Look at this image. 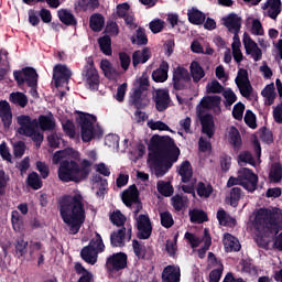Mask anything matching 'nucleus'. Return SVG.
Masks as SVG:
<instances>
[{"label": "nucleus", "instance_id": "obj_1", "mask_svg": "<svg viewBox=\"0 0 282 282\" xmlns=\"http://www.w3.org/2000/svg\"><path fill=\"white\" fill-rule=\"evenodd\" d=\"M148 163L150 164L155 177H164L177 163L182 150L175 143V140L169 135L154 134L148 147Z\"/></svg>", "mask_w": 282, "mask_h": 282}, {"label": "nucleus", "instance_id": "obj_2", "mask_svg": "<svg viewBox=\"0 0 282 282\" xmlns=\"http://www.w3.org/2000/svg\"><path fill=\"white\" fill-rule=\"evenodd\" d=\"M80 160V152L73 148L56 151L53 155V164H59L57 175L61 182H75L78 184L89 177L94 162L84 159L80 164L76 162Z\"/></svg>", "mask_w": 282, "mask_h": 282}, {"label": "nucleus", "instance_id": "obj_3", "mask_svg": "<svg viewBox=\"0 0 282 282\" xmlns=\"http://www.w3.org/2000/svg\"><path fill=\"white\" fill-rule=\"evenodd\" d=\"M59 215L62 221L68 226L69 235H78L87 219L83 194L64 195L59 200Z\"/></svg>", "mask_w": 282, "mask_h": 282}, {"label": "nucleus", "instance_id": "obj_4", "mask_svg": "<svg viewBox=\"0 0 282 282\" xmlns=\"http://www.w3.org/2000/svg\"><path fill=\"white\" fill-rule=\"evenodd\" d=\"M254 225L257 230L268 235H279L282 230L281 208H259L254 216Z\"/></svg>", "mask_w": 282, "mask_h": 282}, {"label": "nucleus", "instance_id": "obj_5", "mask_svg": "<svg viewBox=\"0 0 282 282\" xmlns=\"http://www.w3.org/2000/svg\"><path fill=\"white\" fill-rule=\"evenodd\" d=\"M76 113H78L76 122L80 127L83 142H91L95 138L100 139L102 137V128L98 124L95 126L96 116L80 111H76Z\"/></svg>", "mask_w": 282, "mask_h": 282}, {"label": "nucleus", "instance_id": "obj_6", "mask_svg": "<svg viewBox=\"0 0 282 282\" xmlns=\"http://www.w3.org/2000/svg\"><path fill=\"white\" fill-rule=\"evenodd\" d=\"M13 78L18 84V87H21V85H28V87H31L32 94H39L36 91V88L39 87V73H36V69L34 67L26 66L22 68L21 70H14L13 72Z\"/></svg>", "mask_w": 282, "mask_h": 282}, {"label": "nucleus", "instance_id": "obj_7", "mask_svg": "<svg viewBox=\"0 0 282 282\" xmlns=\"http://www.w3.org/2000/svg\"><path fill=\"white\" fill-rule=\"evenodd\" d=\"M172 85L175 91H184L191 89L192 79L191 73L183 66H177L173 70Z\"/></svg>", "mask_w": 282, "mask_h": 282}, {"label": "nucleus", "instance_id": "obj_8", "mask_svg": "<svg viewBox=\"0 0 282 282\" xmlns=\"http://www.w3.org/2000/svg\"><path fill=\"white\" fill-rule=\"evenodd\" d=\"M238 177L240 182V186L248 191L249 193H254L257 191V186L259 184V176L254 174V172L248 167H241L238 171Z\"/></svg>", "mask_w": 282, "mask_h": 282}, {"label": "nucleus", "instance_id": "obj_9", "mask_svg": "<svg viewBox=\"0 0 282 282\" xmlns=\"http://www.w3.org/2000/svg\"><path fill=\"white\" fill-rule=\"evenodd\" d=\"M121 199L128 208H131L133 204L137 205L134 208V215H138L140 210H142V202H140V191H138V186L135 184H132L128 187V189H124L121 196Z\"/></svg>", "mask_w": 282, "mask_h": 282}, {"label": "nucleus", "instance_id": "obj_10", "mask_svg": "<svg viewBox=\"0 0 282 282\" xmlns=\"http://www.w3.org/2000/svg\"><path fill=\"white\" fill-rule=\"evenodd\" d=\"M18 133L20 135H32L39 127H41V116L37 119H32L28 115H21L18 117Z\"/></svg>", "mask_w": 282, "mask_h": 282}, {"label": "nucleus", "instance_id": "obj_11", "mask_svg": "<svg viewBox=\"0 0 282 282\" xmlns=\"http://www.w3.org/2000/svg\"><path fill=\"white\" fill-rule=\"evenodd\" d=\"M129 257L124 252H117L109 256L106 260L107 272H120L127 268Z\"/></svg>", "mask_w": 282, "mask_h": 282}, {"label": "nucleus", "instance_id": "obj_12", "mask_svg": "<svg viewBox=\"0 0 282 282\" xmlns=\"http://www.w3.org/2000/svg\"><path fill=\"white\" fill-rule=\"evenodd\" d=\"M137 237L138 239H150L153 232V225L149 214H141L137 218Z\"/></svg>", "mask_w": 282, "mask_h": 282}, {"label": "nucleus", "instance_id": "obj_13", "mask_svg": "<svg viewBox=\"0 0 282 282\" xmlns=\"http://www.w3.org/2000/svg\"><path fill=\"white\" fill-rule=\"evenodd\" d=\"M82 76L91 91H98V87H100V75H98V69L91 67L84 68Z\"/></svg>", "mask_w": 282, "mask_h": 282}, {"label": "nucleus", "instance_id": "obj_14", "mask_svg": "<svg viewBox=\"0 0 282 282\" xmlns=\"http://www.w3.org/2000/svg\"><path fill=\"white\" fill-rule=\"evenodd\" d=\"M128 236V241H131V228L121 227L117 231H112L110 235V243L112 248L124 247V239Z\"/></svg>", "mask_w": 282, "mask_h": 282}, {"label": "nucleus", "instance_id": "obj_15", "mask_svg": "<svg viewBox=\"0 0 282 282\" xmlns=\"http://www.w3.org/2000/svg\"><path fill=\"white\" fill-rule=\"evenodd\" d=\"M145 90H138L134 88L132 95L130 96V105L135 107V109H144L149 107V97Z\"/></svg>", "mask_w": 282, "mask_h": 282}, {"label": "nucleus", "instance_id": "obj_16", "mask_svg": "<svg viewBox=\"0 0 282 282\" xmlns=\"http://www.w3.org/2000/svg\"><path fill=\"white\" fill-rule=\"evenodd\" d=\"M155 108L159 111H166L169 109V105H171V95H169V90L159 89L154 95Z\"/></svg>", "mask_w": 282, "mask_h": 282}, {"label": "nucleus", "instance_id": "obj_17", "mask_svg": "<svg viewBox=\"0 0 282 282\" xmlns=\"http://www.w3.org/2000/svg\"><path fill=\"white\" fill-rule=\"evenodd\" d=\"M199 122L202 133L207 135V138H213V135H215V117L210 113H205L199 117Z\"/></svg>", "mask_w": 282, "mask_h": 282}, {"label": "nucleus", "instance_id": "obj_18", "mask_svg": "<svg viewBox=\"0 0 282 282\" xmlns=\"http://www.w3.org/2000/svg\"><path fill=\"white\" fill-rule=\"evenodd\" d=\"M53 80L55 83V86L58 87L63 83V80H68L72 78V70L67 68V66L57 64L53 68Z\"/></svg>", "mask_w": 282, "mask_h": 282}, {"label": "nucleus", "instance_id": "obj_19", "mask_svg": "<svg viewBox=\"0 0 282 282\" xmlns=\"http://www.w3.org/2000/svg\"><path fill=\"white\" fill-rule=\"evenodd\" d=\"M0 118L4 129H10L12 126V108L10 107V102L6 100L0 101Z\"/></svg>", "mask_w": 282, "mask_h": 282}, {"label": "nucleus", "instance_id": "obj_20", "mask_svg": "<svg viewBox=\"0 0 282 282\" xmlns=\"http://www.w3.org/2000/svg\"><path fill=\"white\" fill-rule=\"evenodd\" d=\"M223 243L226 252H239V250H241V243L239 242V239L232 236V234L226 232Z\"/></svg>", "mask_w": 282, "mask_h": 282}, {"label": "nucleus", "instance_id": "obj_21", "mask_svg": "<svg viewBox=\"0 0 282 282\" xmlns=\"http://www.w3.org/2000/svg\"><path fill=\"white\" fill-rule=\"evenodd\" d=\"M154 83H166L169 80V62L163 61L159 68L152 72Z\"/></svg>", "mask_w": 282, "mask_h": 282}, {"label": "nucleus", "instance_id": "obj_22", "mask_svg": "<svg viewBox=\"0 0 282 282\" xmlns=\"http://www.w3.org/2000/svg\"><path fill=\"white\" fill-rule=\"evenodd\" d=\"M132 248L134 256L137 257V259H139V261H149V259H151V257L153 256V252L147 251V246H144V243L138 241L137 239L132 241Z\"/></svg>", "mask_w": 282, "mask_h": 282}, {"label": "nucleus", "instance_id": "obj_23", "mask_svg": "<svg viewBox=\"0 0 282 282\" xmlns=\"http://www.w3.org/2000/svg\"><path fill=\"white\" fill-rule=\"evenodd\" d=\"M225 28L228 32H240L241 31V18L237 13H230L227 18L223 19Z\"/></svg>", "mask_w": 282, "mask_h": 282}, {"label": "nucleus", "instance_id": "obj_24", "mask_svg": "<svg viewBox=\"0 0 282 282\" xmlns=\"http://www.w3.org/2000/svg\"><path fill=\"white\" fill-rule=\"evenodd\" d=\"M40 129L41 131H54L56 129V119L54 115H40Z\"/></svg>", "mask_w": 282, "mask_h": 282}, {"label": "nucleus", "instance_id": "obj_25", "mask_svg": "<svg viewBox=\"0 0 282 282\" xmlns=\"http://www.w3.org/2000/svg\"><path fill=\"white\" fill-rule=\"evenodd\" d=\"M269 8L268 17L276 21L278 17L281 14V0H267L263 10Z\"/></svg>", "mask_w": 282, "mask_h": 282}, {"label": "nucleus", "instance_id": "obj_26", "mask_svg": "<svg viewBox=\"0 0 282 282\" xmlns=\"http://www.w3.org/2000/svg\"><path fill=\"white\" fill-rule=\"evenodd\" d=\"M151 58V51L149 47H144L142 51H134L132 54V65L138 67L141 64L147 63Z\"/></svg>", "mask_w": 282, "mask_h": 282}, {"label": "nucleus", "instance_id": "obj_27", "mask_svg": "<svg viewBox=\"0 0 282 282\" xmlns=\"http://www.w3.org/2000/svg\"><path fill=\"white\" fill-rule=\"evenodd\" d=\"M177 173L181 175L182 182L184 184L191 182V178L193 177V166L191 165V161H183L178 166Z\"/></svg>", "mask_w": 282, "mask_h": 282}, {"label": "nucleus", "instance_id": "obj_28", "mask_svg": "<svg viewBox=\"0 0 282 282\" xmlns=\"http://www.w3.org/2000/svg\"><path fill=\"white\" fill-rule=\"evenodd\" d=\"M189 74L191 77L193 78V83H199L202 78L206 76V72L202 67V64L197 61H193L189 66Z\"/></svg>", "mask_w": 282, "mask_h": 282}, {"label": "nucleus", "instance_id": "obj_29", "mask_svg": "<svg viewBox=\"0 0 282 282\" xmlns=\"http://www.w3.org/2000/svg\"><path fill=\"white\" fill-rule=\"evenodd\" d=\"M187 17L189 23H192L193 25H204L206 21V14L195 8H192L187 11Z\"/></svg>", "mask_w": 282, "mask_h": 282}, {"label": "nucleus", "instance_id": "obj_30", "mask_svg": "<svg viewBox=\"0 0 282 282\" xmlns=\"http://www.w3.org/2000/svg\"><path fill=\"white\" fill-rule=\"evenodd\" d=\"M89 28L93 32H102L105 28V15L101 13H94L89 19Z\"/></svg>", "mask_w": 282, "mask_h": 282}, {"label": "nucleus", "instance_id": "obj_31", "mask_svg": "<svg viewBox=\"0 0 282 282\" xmlns=\"http://www.w3.org/2000/svg\"><path fill=\"white\" fill-rule=\"evenodd\" d=\"M57 17L64 25H78V21L72 11L67 9H61L57 11Z\"/></svg>", "mask_w": 282, "mask_h": 282}, {"label": "nucleus", "instance_id": "obj_32", "mask_svg": "<svg viewBox=\"0 0 282 282\" xmlns=\"http://www.w3.org/2000/svg\"><path fill=\"white\" fill-rule=\"evenodd\" d=\"M180 271L173 265H167L163 269L162 281L163 282H180Z\"/></svg>", "mask_w": 282, "mask_h": 282}, {"label": "nucleus", "instance_id": "obj_33", "mask_svg": "<svg viewBox=\"0 0 282 282\" xmlns=\"http://www.w3.org/2000/svg\"><path fill=\"white\" fill-rule=\"evenodd\" d=\"M80 257L83 261L89 263L90 265H96L98 261V253L89 246H86L82 249Z\"/></svg>", "mask_w": 282, "mask_h": 282}, {"label": "nucleus", "instance_id": "obj_34", "mask_svg": "<svg viewBox=\"0 0 282 282\" xmlns=\"http://www.w3.org/2000/svg\"><path fill=\"white\" fill-rule=\"evenodd\" d=\"M229 142L230 144L234 147V149L237 151L239 149H241V133H239V130L237 129V127L231 126L229 128Z\"/></svg>", "mask_w": 282, "mask_h": 282}, {"label": "nucleus", "instance_id": "obj_35", "mask_svg": "<svg viewBox=\"0 0 282 282\" xmlns=\"http://www.w3.org/2000/svg\"><path fill=\"white\" fill-rule=\"evenodd\" d=\"M204 245L198 250V257L199 259H204L206 257V252L210 250V246H213V238L210 237V231L208 228L204 229V237H203Z\"/></svg>", "mask_w": 282, "mask_h": 282}, {"label": "nucleus", "instance_id": "obj_36", "mask_svg": "<svg viewBox=\"0 0 282 282\" xmlns=\"http://www.w3.org/2000/svg\"><path fill=\"white\" fill-rule=\"evenodd\" d=\"M98 45L100 52L105 54V56H111L113 54V50L111 48V36L104 35L98 39Z\"/></svg>", "mask_w": 282, "mask_h": 282}, {"label": "nucleus", "instance_id": "obj_37", "mask_svg": "<svg viewBox=\"0 0 282 282\" xmlns=\"http://www.w3.org/2000/svg\"><path fill=\"white\" fill-rule=\"evenodd\" d=\"M26 185L33 191H40V188H43V181L41 180V176H39V173H30L26 177Z\"/></svg>", "mask_w": 282, "mask_h": 282}, {"label": "nucleus", "instance_id": "obj_38", "mask_svg": "<svg viewBox=\"0 0 282 282\" xmlns=\"http://www.w3.org/2000/svg\"><path fill=\"white\" fill-rule=\"evenodd\" d=\"M88 248L93 249L97 254H100L105 250V242L102 241V236L95 232V237L89 241Z\"/></svg>", "mask_w": 282, "mask_h": 282}, {"label": "nucleus", "instance_id": "obj_39", "mask_svg": "<svg viewBox=\"0 0 282 282\" xmlns=\"http://www.w3.org/2000/svg\"><path fill=\"white\" fill-rule=\"evenodd\" d=\"M187 203H188V197L183 196L181 194H176L171 198V204H172L174 210H176V213L184 210Z\"/></svg>", "mask_w": 282, "mask_h": 282}, {"label": "nucleus", "instance_id": "obj_40", "mask_svg": "<svg viewBox=\"0 0 282 282\" xmlns=\"http://www.w3.org/2000/svg\"><path fill=\"white\" fill-rule=\"evenodd\" d=\"M189 219L192 224H204L208 221V214L202 209L189 210Z\"/></svg>", "mask_w": 282, "mask_h": 282}, {"label": "nucleus", "instance_id": "obj_41", "mask_svg": "<svg viewBox=\"0 0 282 282\" xmlns=\"http://www.w3.org/2000/svg\"><path fill=\"white\" fill-rule=\"evenodd\" d=\"M156 191L160 195H163V197H171L174 193L173 185H171V182L166 181H159L156 183Z\"/></svg>", "mask_w": 282, "mask_h": 282}, {"label": "nucleus", "instance_id": "obj_42", "mask_svg": "<svg viewBox=\"0 0 282 282\" xmlns=\"http://www.w3.org/2000/svg\"><path fill=\"white\" fill-rule=\"evenodd\" d=\"M9 99L10 102H12L13 105H19V107H22V109H24V107H28V96H25V94L23 93H11Z\"/></svg>", "mask_w": 282, "mask_h": 282}, {"label": "nucleus", "instance_id": "obj_43", "mask_svg": "<svg viewBox=\"0 0 282 282\" xmlns=\"http://www.w3.org/2000/svg\"><path fill=\"white\" fill-rule=\"evenodd\" d=\"M109 218L113 226H117L118 228H124L127 216H124L123 213L120 212V209H117L112 214H110Z\"/></svg>", "mask_w": 282, "mask_h": 282}, {"label": "nucleus", "instance_id": "obj_44", "mask_svg": "<svg viewBox=\"0 0 282 282\" xmlns=\"http://www.w3.org/2000/svg\"><path fill=\"white\" fill-rule=\"evenodd\" d=\"M11 224L15 232L23 230V216H21L18 210L11 213Z\"/></svg>", "mask_w": 282, "mask_h": 282}, {"label": "nucleus", "instance_id": "obj_45", "mask_svg": "<svg viewBox=\"0 0 282 282\" xmlns=\"http://www.w3.org/2000/svg\"><path fill=\"white\" fill-rule=\"evenodd\" d=\"M196 193L198 197L208 198L213 195V185H206L204 182H198L196 185Z\"/></svg>", "mask_w": 282, "mask_h": 282}, {"label": "nucleus", "instance_id": "obj_46", "mask_svg": "<svg viewBox=\"0 0 282 282\" xmlns=\"http://www.w3.org/2000/svg\"><path fill=\"white\" fill-rule=\"evenodd\" d=\"M29 242L25 241L23 238H18L15 241V253L18 254V259H21V257H24V254H28V247Z\"/></svg>", "mask_w": 282, "mask_h": 282}, {"label": "nucleus", "instance_id": "obj_47", "mask_svg": "<svg viewBox=\"0 0 282 282\" xmlns=\"http://www.w3.org/2000/svg\"><path fill=\"white\" fill-rule=\"evenodd\" d=\"M100 69L101 72H104V75L106 76V78H113V74H116V69L113 68V65L111 64V62H109V59H102L100 62Z\"/></svg>", "mask_w": 282, "mask_h": 282}, {"label": "nucleus", "instance_id": "obj_48", "mask_svg": "<svg viewBox=\"0 0 282 282\" xmlns=\"http://www.w3.org/2000/svg\"><path fill=\"white\" fill-rule=\"evenodd\" d=\"M269 177L275 184L281 182V180H282V165H281V163H274L272 165Z\"/></svg>", "mask_w": 282, "mask_h": 282}, {"label": "nucleus", "instance_id": "obj_49", "mask_svg": "<svg viewBox=\"0 0 282 282\" xmlns=\"http://www.w3.org/2000/svg\"><path fill=\"white\" fill-rule=\"evenodd\" d=\"M160 218L161 226H163V228H173V226L175 225V220L173 219V214H171V212L160 213Z\"/></svg>", "mask_w": 282, "mask_h": 282}, {"label": "nucleus", "instance_id": "obj_50", "mask_svg": "<svg viewBox=\"0 0 282 282\" xmlns=\"http://www.w3.org/2000/svg\"><path fill=\"white\" fill-rule=\"evenodd\" d=\"M243 45H245V50L247 54H252V51L257 50V47H259V45L257 44V42H254V40H252V37H250V34L248 33H243Z\"/></svg>", "mask_w": 282, "mask_h": 282}, {"label": "nucleus", "instance_id": "obj_51", "mask_svg": "<svg viewBox=\"0 0 282 282\" xmlns=\"http://www.w3.org/2000/svg\"><path fill=\"white\" fill-rule=\"evenodd\" d=\"M62 129L68 138H76V126L74 121L67 119L66 121L62 122Z\"/></svg>", "mask_w": 282, "mask_h": 282}, {"label": "nucleus", "instance_id": "obj_52", "mask_svg": "<svg viewBox=\"0 0 282 282\" xmlns=\"http://www.w3.org/2000/svg\"><path fill=\"white\" fill-rule=\"evenodd\" d=\"M260 139L264 144H272L274 142V134L267 127L260 129Z\"/></svg>", "mask_w": 282, "mask_h": 282}, {"label": "nucleus", "instance_id": "obj_53", "mask_svg": "<svg viewBox=\"0 0 282 282\" xmlns=\"http://www.w3.org/2000/svg\"><path fill=\"white\" fill-rule=\"evenodd\" d=\"M241 188L240 187H234L230 191V206H234V208H237L239 206V199H241Z\"/></svg>", "mask_w": 282, "mask_h": 282}, {"label": "nucleus", "instance_id": "obj_54", "mask_svg": "<svg viewBox=\"0 0 282 282\" xmlns=\"http://www.w3.org/2000/svg\"><path fill=\"white\" fill-rule=\"evenodd\" d=\"M238 162L240 166H243V164H251L254 166V158H252V153L249 151H245L238 155Z\"/></svg>", "mask_w": 282, "mask_h": 282}, {"label": "nucleus", "instance_id": "obj_55", "mask_svg": "<svg viewBox=\"0 0 282 282\" xmlns=\"http://www.w3.org/2000/svg\"><path fill=\"white\" fill-rule=\"evenodd\" d=\"M223 96L226 100L225 101V107H232V105H235V102H237V95L230 88L225 90L223 93Z\"/></svg>", "mask_w": 282, "mask_h": 282}, {"label": "nucleus", "instance_id": "obj_56", "mask_svg": "<svg viewBox=\"0 0 282 282\" xmlns=\"http://www.w3.org/2000/svg\"><path fill=\"white\" fill-rule=\"evenodd\" d=\"M245 123L250 129H257V115L252 110H247L245 113Z\"/></svg>", "mask_w": 282, "mask_h": 282}, {"label": "nucleus", "instance_id": "obj_57", "mask_svg": "<svg viewBox=\"0 0 282 282\" xmlns=\"http://www.w3.org/2000/svg\"><path fill=\"white\" fill-rule=\"evenodd\" d=\"M149 29L152 34H160L164 30V21L161 19L153 20L149 23Z\"/></svg>", "mask_w": 282, "mask_h": 282}, {"label": "nucleus", "instance_id": "obj_58", "mask_svg": "<svg viewBox=\"0 0 282 282\" xmlns=\"http://www.w3.org/2000/svg\"><path fill=\"white\" fill-rule=\"evenodd\" d=\"M25 142L23 141H18L13 144V155L14 158L21 159L23 155H25Z\"/></svg>", "mask_w": 282, "mask_h": 282}, {"label": "nucleus", "instance_id": "obj_59", "mask_svg": "<svg viewBox=\"0 0 282 282\" xmlns=\"http://www.w3.org/2000/svg\"><path fill=\"white\" fill-rule=\"evenodd\" d=\"M36 171H39L42 180H47L50 177V166L43 161L36 162Z\"/></svg>", "mask_w": 282, "mask_h": 282}, {"label": "nucleus", "instance_id": "obj_60", "mask_svg": "<svg viewBox=\"0 0 282 282\" xmlns=\"http://www.w3.org/2000/svg\"><path fill=\"white\" fill-rule=\"evenodd\" d=\"M243 111H246V105H243L241 101L236 104L232 109V116L235 120H242Z\"/></svg>", "mask_w": 282, "mask_h": 282}, {"label": "nucleus", "instance_id": "obj_61", "mask_svg": "<svg viewBox=\"0 0 282 282\" xmlns=\"http://www.w3.org/2000/svg\"><path fill=\"white\" fill-rule=\"evenodd\" d=\"M235 83L237 86L245 84V83H250V78L248 77V70L246 68L238 69V75L235 79Z\"/></svg>", "mask_w": 282, "mask_h": 282}, {"label": "nucleus", "instance_id": "obj_62", "mask_svg": "<svg viewBox=\"0 0 282 282\" xmlns=\"http://www.w3.org/2000/svg\"><path fill=\"white\" fill-rule=\"evenodd\" d=\"M119 61H120V66L123 69V72H127L131 65V56L127 54V52H120L119 53Z\"/></svg>", "mask_w": 282, "mask_h": 282}, {"label": "nucleus", "instance_id": "obj_63", "mask_svg": "<svg viewBox=\"0 0 282 282\" xmlns=\"http://www.w3.org/2000/svg\"><path fill=\"white\" fill-rule=\"evenodd\" d=\"M224 91V86L214 79L210 84H207V94H221Z\"/></svg>", "mask_w": 282, "mask_h": 282}, {"label": "nucleus", "instance_id": "obj_64", "mask_svg": "<svg viewBox=\"0 0 282 282\" xmlns=\"http://www.w3.org/2000/svg\"><path fill=\"white\" fill-rule=\"evenodd\" d=\"M221 274H224V264L220 263L218 269H214L209 273V282H219L221 280Z\"/></svg>", "mask_w": 282, "mask_h": 282}]
</instances>
